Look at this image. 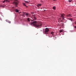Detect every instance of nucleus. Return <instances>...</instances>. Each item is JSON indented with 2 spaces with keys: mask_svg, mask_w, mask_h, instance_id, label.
Listing matches in <instances>:
<instances>
[{
  "mask_svg": "<svg viewBox=\"0 0 76 76\" xmlns=\"http://www.w3.org/2000/svg\"><path fill=\"white\" fill-rule=\"evenodd\" d=\"M30 25H34V26L36 28L40 27L42 26V23L41 22H38L36 21L31 22L29 23Z\"/></svg>",
  "mask_w": 76,
  "mask_h": 76,
  "instance_id": "obj_1",
  "label": "nucleus"
},
{
  "mask_svg": "<svg viewBox=\"0 0 76 76\" xmlns=\"http://www.w3.org/2000/svg\"><path fill=\"white\" fill-rule=\"evenodd\" d=\"M50 31L49 30V28H46L45 29V34H48V32Z\"/></svg>",
  "mask_w": 76,
  "mask_h": 76,
  "instance_id": "obj_2",
  "label": "nucleus"
},
{
  "mask_svg": "<svg viewBox=\"0 0 76 76\" xmlns=\"http://www.w3.org/2000/svg\"><path fill=\"white\" fill-rule=\"evenodd\" d=\"M64 14H61V18H62L63 20L64 19Z\"/></svg>",
  "mask_w": 76,
  "mask_h": 76,
  "instance_id": "obj_3",
  "label": "nucleus"
},
{
  "mask_svg": "<svg viewBox=\"0 0 76 76\" xmlns=\"http://www.w3.org/2000/svg\"><path fill=\"white\" fill-rule=\"evenodd\" d=\"M33 20H31V21H34V20H37V18L35 16V15H33Z\"/></svg>",
  "mask_w": 76,
  "mask_h": 76,
  "instance_id": "obj_4",
  "label": "nucleus"
},
{
  "mask_svg": "<svg viewBox=\"0 0 76 76\" xmlns=\"http://www.w3.org/2000/svg\"><path fill=\"white\" fill-rule=\"evenodd\" d=\"M66 17L68 18V17H72V15H70V14H67L66 15Z\"/></svg>",
  "mask_w": 76,
  "mask_h": 76,
  "instance_id": "obj_5",
  "label": "nucleus"
},
{
  "mask_svg": "<svg viewBox=\"0 0 76 76\" xmlns=\"http://www.w3.org/2000/svg\"><path fill=\"white\" fill-rule=\"evenodd\" d=\"M23 14H25L27 16H30V14L28 13H26L25 12H23Z\"/></svg>",
  "mask_w": 76,
  "mask_h": 76,
  "instance_id": "obj_6",
  "label": "nucleus"
},
{
  "mask_svg": "<svg viewBox=\"0 0 76 76\" xmlns=\"http://www.w3.org/2000/svg\"><path fill=\"white\" fill-rule=\"evenodd\" d=\"M5 1H7V2L9 3V2H10V0H4V1H3V3H5Z\"/></svg>",
  "mask_w": 76,
  "mask_h": 76,
  "instance_id": "obj_7",
  "label": "nucleus"
},
{
  "mask_svg": "<svg viewBox=\"0 0 76 76\" xmlns=\"http://www.w3.org/2000/svg\"><path fill=\"white\" fill-rule=\"evenodd\" d=\"M27 21L28 22H30V21H31V19L30 18H27Z\"/></svg>",
  "mask_w": 76,
  "mask_h": 76,
  "instance_id": "obj_8",
  "label": "nucleus"
},
{
  "mask_svg": "<svg viewBox=\"0 0 76 76\" xmlns=\"http://www.w3.org/2000/svg\"><path fill=\"white\" fill-rule=\"evenodd\" d=\"M37 6L38 7H41V4H39L37 5Z\"/></svg>",
  "mask_w": 76,
  "mask_h": 76,
  "instance_id": "obj_9",
  "label": "nucleus"
},
{
  "mask_svg": "<svg viewBox=\"0 0 76 76\" xmlns=\"http://www.w3.org/2000/svg\"><path fill=\"white\" fill-rule=\"evenodd\" d=\"M19 3V2L18 1H16L15 2V4L16 5H18Z\"/></svg>",
  "mask_w": 76,
  "mask_h": 76,
  "instance_id": "obj_10",
  "label": "nucleus"
},
{
  "mask_svg": "<svg viewBox=\"0 0 76 76\" xmlns=\"http://www.w3.org/2000/svg\"><path fill=\"white\" fill-rule=\"evenodd\" d=\"M23 5L24 6H26V7H28V6H26V4H25L23 3Z\"/></svg>",
  "mask_w": 76,
  "mask_h": 76,
  "instance_id": "obj_11",
  "label": "nucleus"
},
{
  "mask_svg": "<svg viewBox=\"0 0 76 76\" xmlns=\"http://www.w3.org/2000/svg\"><path fill=\"white\" fill-rule=\"evenodd\" d=\"M51 34H52V35L53 36L54 35V32H52L51 33Z\"/></svg>",
  "mask_w": 76,
  "mask_h": 76,
  "instance_id": "obj_12",
  "label": "nucleus"
},
{
  "mask_svg": "<svg viewBox=\"0 0 76 76\" xmlns=\"http://www.w3.org/2000/svg\"><path fill=\"white\" fill-rule=\"evenodd\" d=\"M16 12H19V10H18L17 9H16L15 10Z\"/></svg>",
  "mask_w": 76,
  "mask_h": 76,
  "instance_id": "obj_13",
  "label": "nucleus"
},
{
  "mask_svg": "<svg viewBox=\"0 0 76 76\" xmlns=\"http://www.w3.org/2000/svg\"><path fill=\"white\" fill-rule=\"evenodd\" d=\"M25 1V3H29V2H28L26 1Z\"/></svg>",
  "mask_w": 76,
  "mask_h": 76,
  "instance_id": "obj_14",
  "label": "nucleus"
},
{
  "mask_svg": "<svg viewBox=\"0 0 76 76\" xmlns=\"http://www.w3.org/2000/svg\"><path fill=\"white\" fill-rule=\"evenodd\" d=\"M48 36L49 38H51L52 37V36L50 35V34H49Z\"/></svg>",
  "mask_w": 76,
  "mask_h": 76,
  "instance_id": "obj_15",
  "label": "nucleus"
},
{
  "mask_svg": "<svg viewBox=\"0 0 76 76\" xmlns=\"http://www.w3.org/2000/svg\"><path fill=\"white\" fill-rule=\"evenodd\" d=\"M53 9L54 10H56V7H53Z\"/></svg>",
  "mask_w": 76,
  "mask_h": 76,
  "instance_id": "obj_16",
  "label": "nucleus"
},
{
  "mask_svg": "<svg viewBox=\"0 0 76 76\" xmlns=\"http://www.w3.org/2000/svg\"><path fill=\"white\" fill-rule=\"evenodd\" d=\"M63 32V30H60V33H61V32Z\"/></svg>",
  "mask_w": 76,
  "mask_h": 76,
  "instance_id": "obj_17",
  "label": "nucleus"
},
{
  "mask_svg": "<svg viewBox=\"0 0 76 76\" xmlns=\"http://www.w3.org/2000/svg\"><path fill=\"white\" fill-rule=\"evenodd\" d=\"M72 0H69L68 1H69V2H72Z\"/></svg>",
  "mask_w": 76,
  "mask_h": 76,
  "instance_id": "obj_18",
  "label": "nucleus"
},
{
  "mask_svg": "<svg viewBox=\"0 0 76 76\" xmlns=\"http://www.w3.org/2000/svg\"><path fill=\"white\" fill-rule=\"evenodd\" d=\"M71 21H72V19L71 18L70 20Z\"/></svg>",
  "mask_w": 76,
  "mask_h": 76,
  "instance_id": "obj_19",
  "label": "nucleus"
},
{
  "mask_svg": "<svg viewBox=\"0 0 76 76\" xmlns=\"http://www.w3.org/2000/svg\"><path fill=\"white\" fill-rule=\"evenodd\" d=\"M9 23H11V22L9 21Z\"/></svg>",
  "mask_w": 76,
  "mask_h": 76,
  "instance_id": "obj_20",
  "label": "nucleus"
},
{
  "mask_svg": "<svg viewBox=\"0 0 76 76\" xmlns=\"http://www.w3.org/2000/svg\"><path fill=\"white\" fill-rule=\"evenodd\" d=\"M75 25H76V21L75 22Z\"/></svg>",
  "mask_w": 76,
  "mask_h": 76,
  "instance_id": "obj_21",
  "label": "nucleus"
},
{
  "mask_svg": "<svg viewBox=\"0 0 76 76\" xmlns=\"http://www.w3.org/2000/svg\"><path fill=\"white\" fill-rule=\"evenodd\" d=\"M53 1H56V0H53Z\"/></svg>",
  "mask_w": 76,
  "mask_h": 76,
  "instance_id": "obj_22",
  "label": "nucleus"
},
{
  "mask_svg": "<svg viewBox=\"0 0 76 76\" xmlns=\"http://www.w3.org/2000/svg\"><path fill=\"white\" fill-rule=\"evenodd\" d=\"M23 16H25V15H23Z\"/></svg>",
  "mask_w": 76,
  "mask_h": 76,
  "instance_id": "obj_23",
  "label": "nucleus"
},
{
  "mask_svg": "<svg viewBox=\"0 0 76 76\" xmlns=\"http://www.w3.org/2000/svg\"><path fill=\"white\" fill-rule=\"evenodd\" d=\"M75 28H76V26H75Z\"/></svg>",
  "mask_w": 76,
  "mask_h": 76,
  "instance_id": "obj_24",
  "label": "nucleus"
},
{
  "mask_svg": "<svg viewBox=\"0 0 76 76\" xmlns=\"http://www.w3.org/2000/svg\"><path fill=\"white\" fill-rule=\"evenodd\" d=\"M15 1H17V0H15Z\"/></svg>",
  "mask_w": 76,
  "mask_h": 76,
  "instance_id": "obj_25",
  "label": "nucleus"
},
{
  "mask_svg": "<svg viewBox=\"0 0 76 76\" xmlns=\"http://www.w3.org/2000/svg\"><path fill=\"white\" fill-rule=\"evenodd\" d=\"M61 21L62 22V21H63V20H61Z\"/></svg>",
  "mask_w": 76,
  "mask_h": 76,
  "instance_id": "obj_26",
  "label": "nucleus"
},
{
  "mask_svg": "<svg viewBox=\"0 0 76 76\" xmlns=\"http://www.w3.org/2000/svg\"><path fill=\"white\" fill-rule=\"evenodd\" d=\"M17 6H16V7H17Z\"/></svg>",
  "mask_w": 76,
  "mask_h": 76,
  "instance_id": "obj_27",
  "label": "nucleus"
}]
</instances>
